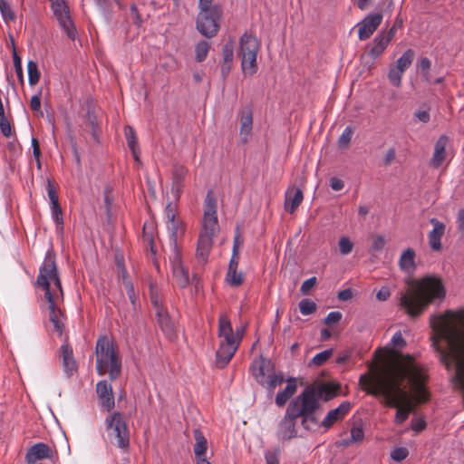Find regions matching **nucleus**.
<instances>
[{"instance_id": "obj_50", "label": "nucleus", "mask_w": 464, "mask_h": 464, "mask_svg": "<svg viewBox=\"0 0 464 464\" xmlns=\"http://www.w3.org/2000/svg\"><path fill=\"white\" fill-rule=\"evenodd\" d=\"M430 66L431 62L427 57H422L418 64V68L420 70L422 77L428 82L430 81L429 70L430 69Z\"/></svg>"}, {"instance_id": "obj_22", "label": "nucleus", "mask_w": 464, "mask_h": 464, "mask_svg": "<svg viewBox=\"0 0 464 464\" xmlns=\"http://www.w3.org/2000/svg\"><path fill=\"white\" fill-rule=\"evenodd\" d=\"M239 345L220 343L216 353V366L223 369L230 362Z\"/></svg>"}, {"instance_id": "obj_30", "label": "nucleus", "mask_w": 464, "mask_h": 464, "mask_svg": "<svg viewBox=\"0 0 464 464\" xmlns=\"http://www.w3.org/2000/svg\"><path fill=\"white\" fill-rule=\"evenodd\" d=\"M194 439L196 440V443L194 445V453L196 459L206 458L205 454L208 449V441L207 439L204 437L203 433L200 430L196 429L193 431Z\"/></svg>"}, {"instance_id": "obj_45", "label": "nucleus", "mask_w": 464, "mask_h": 464, "mask_svg": "<svg viewBox=\"0 0 464 464\" xmlns=\"http://www.w3.org/2000/svg\"><path fill=\"white\" fill-rule=\"evenodd\" d=\"M299 309L303 315H309L316 311L317 305L314 301L305 298L300 301Z\"/></svg>"}, {"instance_id": "obj_18", "label": "nucleus", "mask_w": 464, "mask_h": 464, "mask_svg": "<svg viewBox=\"0 0 464 464\" xmlns=\"http://www.w3.org/2000/svg\"><path fill=\"white\" fill-rule=\"evenodd\" d=\"M430 222L433 226V229L428 235L430 246L433 251H440L442 247L440 240L446 229L445 224L435 218Z\"/></svg>"}, {"instance_id": "obj_43", "label": "nucleus", "mask_w": 464, "mask_h": 464, "mask_svg": "<svg viewBox=\"0 0 464 464\" xmlns=\"http://www.w3.org/2000/svg\"><path fill=\"white\" fill-rule=\"evenodd\" d=\"M44 291V297L48 304L59 302V300H63V295L54 287L51 289V285L40 286Z\"/></svg>"}, {"instance_id": "obj_1", "label": "nucleus", "mask_w": 464, "mask_h": 464, "mask_svg": "<svg viewBox=\"0 0 464 464\" xmlns=\"http://www.w3.org/2000/svg\"><path fill=\"white\" fill-rule=\"evenodd\" d=\"M421 376V372L418 368L410 365L406 369L399 368L393 376L374 379L361 376L360 385L368 394L376 398H382V402L385 406L397 408L394 422L396 425H401L413 411L409 394L401 387V383L405 377H409L412 382L420 383L422 380Z\"/></svg>"}, {"instance_id": "obj_26", "label": "nucleus", "mask_w": 464, "mask_h": 464, "mask_svg": "<svg viewBox=\"0 0 464 464\" xmlns=\"http://www.w3.org/2000/svg\"><path fill=\"white\" fill-rule=\"evenodd\" d=\"M382 12L369 14L353 29H377L382 21Z\"/></svg>"}, {"instance_id": "obj_39", "label": "nucleus", "mask_w": 464, "mask_h": 464, "mask_svg": "<svg viewBox=\"0 0 464 464\" xmlns=\"http://www.w3.org/2000/svg\"><path fill=\"white\" fill-rule=\"evenodd\" d=\"M0 130L5 137H10L12 134V127L9 121L5 116V109L0 99Z\"/></svg>"}, {"instance_id": "obj_44", "label": "nucleus", "mask_w": 464, "mask_h": 464, "mask_svg": "<svg viewBox=\"0 0 464 464\" xmlns=\"http://www.w3.org/2000/svg\"><path fill=\"white\" fill-rule=\"evenodd\" d=\"M150 300L151 304L159 311L160 308H164L158 292V288L155 283H150Z\"/></svg>"}, {"instance_id": "obj_10", "label": "nucleus", "mask_w": 464, "mask_h": 464, "mask_svg": "<svg viewBox=\"0 0 464 464\" xmlns=\"http://www.w3.org/2000/svg\"><path fill=\"white\" fill-rule=\"evenodd\" d=\"M199 13L198 14L196 29H219L223 11L219 5L198 3Z\"/></svg>"}, {"instance_id": "obj_25", "label": "nucleus", "mask_w": 464, "mask_h": 464, "mask_svg": "<svg viewBox=\"0 0 464 464\" xmlns=\"http://www.w3.org/2000/svg\"><path fill=\"white\" fill-rule=\"evenodd\" d=\"M297 385L295 378L287 380L286 387L276 396V404L279 407L284 406L286 401L296 392Z\"/></svg>"}, {"instance_id": "obj_7", "label": "nucleus", "mask_w": 464, "mask_h": 464, "mask_svg": "<svg viewBox=\"0 0 464 464\" xmlns=\"http://www.w3.org/2000/svg\"><path fill=\"white\" fill-rule=\"evenodd\" d=\"M260 43L252 31H246L240 38L238 55L241 57L242 71L246 74L253 75L257 71L256 56Z\"/></svg>"}, {"instance_id": "obj_57", "label": "nucleus", "mask_w": 464, "mask_h": 464, "mask_svg": "<svg viewBox=\"0 0 464 464\" xmlns=\"http://www.w3.org/2000/svg\"><path fill=\"white\" fill-rule=\"evenodd\" d=\"M317 279L315 276H313L307 280H305L300 288V291L303 295H308L311 289L316 285Z\"/></svg>"}, {"instance_id": "obj_55", "label": "nucleus", "mask_w": 464, "mask_h": 464, "mask_svg": "<svg viewBox=\"0 0 464 464\" xmlns=\"http://www.w3.org/2000/svg\"><path fill=\"white\" fill-rule=\"evenodd\" d=\"M47 188V193H48V197L50 199V203L53 204V203L59 202L57 190L50 179L47 180V188Z\"/></svg>"}, {"instance_id": "obj_5", "label": "nucleus", "mask_w": 464, "mask_h": 464, "mask_svg": "<svg viewBox=\"0 0 464 464\" xmlns=\"http://www.w3.org/2000/svg\"><path fill=\"white\" fill-rule=\"evenodd\" d=\"M340 393V382L328 381L307 385L296 397L307 407L311 414L316 416V413L321 410L320 401L327 402L337 397Z\"/></svg>"}, {"instance_id": "obj_58", "label": "nucleus", "mask_w": 464, "mask_h": 464, "mask_svg": "<svg viewBox=\"0 0 464 464\" xmlns=\"http://www.w3.org/2000/svg\"><path fill=\"white\" fill-rule=\"evenodd\" d=\"M364 438L363 430L361 427H353L351 430V441L359 442Z\"/></svg>"}, {"instance_id": "obj_34", "label": "nucleus", "mask_w": 464, "mask_h": 464, "mask_svg": "<svg viewBox=\"0 0 464 464\" xmlns=\"http://www.w3.org/2000/svg\"><path fill=\"white\" fill-rule=\"evenodd\" d=\"M124 133H125V138H126V140H127V144L129 146V148L130 149L133 156H134V159L136 160H139V157L137 155V138H136V132L134 130V129L131 127V126H126L125 129H124Z\"/></svg>"}, {"instance_id": "obj_53", "label": "nucleus", "mask_w": 464, "mask_h": 464, "mask_svg": "<svg viewBox=\"0 0 464 464\" xmlns=\"http://www.w3.org/2000/svg\"><path fill=\"white\" fill-rule=\"evenodd\" d=\"M285 382L283 373L275 374L273 376H269V381L266 382L267 388L270 392H273L276 387L283 384Z\"/></svg>"}, {"instance_id": "obj_17", "label": "nucleus", "mask_w": 464, "mask_h": 464, "mask_svg": "<svg viewBox=\"0 0 464 464\" xmlns=\"http://www.w3.org/2000/svg\"><path fill=\"white\" fill-rule=\"evenodd\" d=\"M218 336L224 338L220 343L239 345V340L234 334L230 320L225 314L218 319Z\"/></svg>"}, {"instance_id": "obj_29", "label": "nucleus", "mask_w": 464, "mask_h": 464, "mask_svg": "<svg viewBox=\"0 0 464 464\" xmlns=\"http://www.w3.org/2000/svg\"><path fill=\"white\" fill-rule=\"evenodd\" d=\"M168 227L170 232L169 241L172 248V254H174L176 251H180L178 246V239L179 237L183 235L184 228L178 220H172L169 222Z\"/></svg>"}, {"instance_id": "obj_24", "label": "nucleus", "mask_w": 464, "mask_h": 464, "mask_svg": "<svg viewBox=\"0 0 464 464\" xmlns=\"http://www.w3.org/2000/svg\"><path fill=\"white\" fill-rule=\"evenodd\" d=\"M447 143L448 138L445 135H441L436 141L434 146V153L430 160V165L433 168L438 169L442 165L446 156Z\"/></svg>"}, {"instance_id": "obj_20", "label": "nucleus", "mask_w": 464, "mask_h": 464, "mask_svg": "<svg viewBox=\"0 0 464 464\" xmlns=\"http://www.w3.org/2000/svg\"><path fill=\"white\" fill-rule=\"evenodd\" d=\"M351 403L349 401H343L337 408L331 410L325 418L321 422V426L325 429L331 428L336 421L343 419L349 412Z\"/></svg>"}, {"instance_id": "obj_28", "label": "nucleus", "mask_w": 464, "mask_h": 464, "mask_svg": "<svg viewBox=\"0 0 464 464\" xmlns=\"http://www.w3.org/2000/svg\"><path fill=\"white\" fill-rule=\"evenodd\" d=\"M253 111L250 106H245L240 111V131L248 135L252 130Z\"/></svg>"}, {"instance_id": "obj_35", "label": "nucleus", "mask_w": 464, "mask_h": 464, "mask_svg": "<svg viewBox=\"0 0 464 464\" xmlns=\"http://www.w3.org/2000/svg\"><path fill=\"white\" fill-rule=\"evenodd\" d=\"M51 208H52L53 218L54 219V222L57 225L56 230L60 234H63V210H62V208H61L59 202L51 204Z\"/></svg>"}, {"instance_id": "obj_11", "label": "nucleus", "mask_w": 464, "mask_h": 464, "mask_svg": "<svg viewBox=\"0 0 464 464\" xmlns=\"http://www.w3.org/2000/svg\"><path fill=\"white\" fill-rule=\"evenodd\" d=\"M410 365L415 366L416 368H418L420 370V372H421V375H422L421 382H420V383L414 382L409 377H405L404 380L408 379L409 382H411L412 385H414L416 387L418 401L420 403H425L429 400L428 392L422 388V385L426 381V375H425L423 370L421 369V367H420L418 364H416L411 357L407 356L403 363L396 364L393 367V369L392 370V372H390V374H388L387 376H393L396 374V372L398 371L399 368L406 369Z\"/></svg>"}, {"instance_id": "obj_63", "label": "nucleus", "mask_w": 464, "mask_h": 464, "mask_svg": "<svg viewBox=\"0 0 464 464\" xmlns=\"http://www.w3.org/2000/svg\"><path fill=\"white\" fill-rule=\"evenodd\" d=\"M392 342L393 345L401 347V348L406 346V341L402 337L401 332L395 333V334L392 336Z\"/></svg>"}, {"instance_id": "obj_61", "label": "nucleus", "mask_w": 464, "mask_h": 464, "mask_svg": "<svg viewBox=\"0 0 464 464\" xmlns=\"http://www.w3.org/2000/svg\"><path fill=\"white\" fill-rule=\"evenodd\" d=\"M130 12L134 24L140 27L141 25V19L138 12L137 6L135 5H131Z\"/></svg>"}, {"instance_id": "obj_14", "label": "nucleus", "mask_w": 464, "mask_h": 464, "mask_svg": "<svg viewBox=\"0 0 464 464\" xmlns=\"http://www.w3.org/2000/svg\"><path fill=\"white\" fill-rule=\"evenodd\" d=\"M394 32L395 31H382L374 38L372 44L367 46L368 54L372 59H376L384 52V50L393 38Z\"/></svg>"}, {"instance_id": "obj_31", "label": "nucleus", "mask_w": 464, "mask_h": 464, "mask_svg": "<svg viewBox=\"0 0 464 464\" xmlns=\"http://www.w3.org/2000/svg\"><path fill=\"white\" fill-rule=\"evenodd\" d=\"M84 123L86 127L91 129V133L94 141L99 143L100 126L98 124L97 117L94 111L90 107L88 108L84 115Z\"/></svg>"}, {"instance_id": "obj_38", "label": "nucleus", "mask_w": 464, "mask_h": 464, "mask_svg": "<svg viewBox=\"0 0 464 464\" xmlns=\"http://www.w3.org/2000/svg\"><path fill=\"white\" fill-rule=\"evenodd\" d=\"M9 38H10L12 45H13V60H14V70H15L18 79L23 82L24 74H23V68H22V60H21V57L16 53L14 36L12 34H9Z\"/></svg>"}, {"instance_id": "obj_12", "label": "nucleus", "mask_w": 464, "mask_h": 464, "mask_svg": "<svg viewBox=\"0 0 464 464\" xmlns=\"http://www.w3.org/2000/svg\"><path fill=\"white\" fill-rule=\"evenodd\" d=\"M169 258L172 266V274L177 285L180 288L187 287L190 284V279L188 270L182 266L180 251H176Z\"/></svg>"}, {"instance_id": "obj_19", "label": "nucleus", "mask_w": 464, "mask_h": 464, "mask_svg": "<svg viewBox=\"0 0 464 464\" xmlns=\"http://www.w3.org/2000/svg\"><path fill=\"white\" fill-rule=\"evenodd\" d=\"M274 369V365L270 360L266 359L260 356L259 359H256L253 361L251 365V372L256 382L265 385L266 381V372H268Z\"/></svg>"}, {"instance_id": "obj_47", "label": "nucleus", "mask_w": 464, "mask_h": 464, "mask_svg": "<svg viewBox=\"0 0 464 464\" xmlns=\"http://www.w3.org/2000/svg\"><path fill=\"white\" fill-rule=\"evenodd\" d=\"M353 134V129L347 126L338 140V146L341 149L347 148L351 142Z\"/></svg>"}, {"instance_id": "obj_4", "label": "nucleus", "mask_w": 464, "mask_h": 464, "mask_svg": "<svg viewBox=\"0 0 464 464\" xmlns=\"http://www.w3.org/2000/svg\"><path fill=\"white\" fill-rule=\"evenodd\" d=\"M298 418L302 419L301 425L307 430H311L310 423L318 424L317 417L311 414L307 407L295 397L289 402L285 415L279 422L277 435L280 440H289L296 437L295 420Z\"/></svg>"}, {"instance_id": "obj_8", "label": "nucleus", "mask_w": 464, "mask_h": 464, "mask_svg": "<svg viewBox=\"0 0 464 464\" xmlns=\"http://www.w3.org/2000/svg\"><path fill=\"white\" fill-rule=\"evenodd\" d=\"M106 430L111 442L124 450L130 447V432L126 420L120 411H115L105 420Z\"/></svg>"}, {"instance_id": "obj_54", "label": "nucleus", "mask_w": 464, "mask_h": 464, "mask_svg": "<svg viewBox=\"0 0 464 464\" xmlns=\"http://www.w3.org/2000/svg\"><path fill=\"white\" fill-rule=\"evenodd\" d=\"M279 454L280 450L278 448L273 451H266L265 454L266 464H279Z\"/></svg>"}, {"instance_id": "obj_37", "label": "nucleus", "mask_w": 464, "mask_h": 464, "mask_svg": "<svg viewBox=\"0 0 464 464\" xmlns=\"http://www.w3.org/2000/svg\"><path fill=\"white\" fill-rule=\"evenodd\" d=\"M226 281L229 285L237 287L241 285L244 281L243 274L241 272H237V269H227Z\"/></svg>"}, {"instance_id": "obj_64", "label": "nucleus", "mask_w": 464, "mask_h": 464, "mask_svg": "<svg viewBox=\"0 0 464 464\" xmlns=\"http://www.w3.org/2000/svg\"><path fill=\"white\" fill-rule=\"evenodd\" d=\"M330 187L334 190L339 191L344 188V182L342 179L334 177L330 179Z\"/></svg>"}, {"instance_id": "obj_41", "label": "nucleus", "mask_w": 464, "mask_h": 464, "mask_svg": "<svg viewBox=\"0 0 464 464\" xmlns=\"http://www.w3.org/2000/svg\"><path fill=\"white\" fill-rule=\"evenodd\" d=\"M334 350L332 348L324 350L314 356L312 361L309 362V366H321L326 362L333 355Z\"/></svg>"}, {"instance_id": "obj_60", "label": "nucleus", "mask_w": 464, "mask_h": 464, "mask_svg": "<svg viewBox=\"0 0 464 464\" xmlns=\"http://www.w3.org/2000/svg\"><path fill=\"white\" fill-rule=\"evenodd\" d=\"M385 246V239L382 236H376L372 243V249L374 251H381Z\"/></svg>"}, {"instance_id": "obj_33", "label": "nucleus", "mask_w": 464, "mask_h": 464, "mask_svg": "<svg viewBox=\"0 0 464 464\" xmlns=\"http://www.w3.org/2000/svg\"><path fill=\"white\" fill-rule=\"evenodd\" d=\"M415 57V52L412 49L406 50L403 54L396 61L394 64L400 71L403 72L411 65Z\"/></svg>"}, {"instance_id": "obj_56", "label": "nucleus", "mask_w": 464, "mask_h": 464, "mask_svg": "<svg viewBox=\"0 0 464 464\" xmlns=\"http://www.w3.org/2000/svg\"><path fill=\"white\" fill-rule=\"evenodd\" d=\"M343 314L341 312L334 311L328 314V315L324 318V324L327 325H331L334 324H337L341 321Z\"/></svg>"}, {"instance_id": "obj_46", "label": "nucleus", "mask_w": 464, "mask_h": 464, "mask_svg": "<svg viewBox=\"0 0 464 464\" xmlns=\"http://www.w3.org/2000/svg\"><path fill=\"white\" fill-rule=\"evenodd\" d=\"M0 11L4 20L8 23L15 18V14L5 0H0Z\"/></svg>"}, {"instance_id": "obj_6", "label": "nucleus", "mask_w": 464, "mask_h": 464, "mask_svg": "<svg viewBox=\"0 0 464 464\" xmlns=\"http://www.w3.org/2000/svg\"><path fill=\"white\" fill-rule=\"evenodd\" d=\"M95 353L98 374L102 376L108 372L111 381L118 379L121 373V360L113 343L106 335L98 338Z\"/></svg>"}, {"instance_id": "obj_21", "label": "nucleus", "mask_w": 464, "mask_h": 464, "mask_svg": "<svg viewBox=\"0 0 464 464\" xmlns=\"http://www.w3.org/2000/svg\"><path fill=\"white\" fill-rule=\"evenodd\" d=\"M304 199L303 191L301 188L293 186L285 192V209L289 213H294L300 206Z\"/></svg>"}, {"instance_id": "obj_36", "label": "nucleus", "mask_w": 464, "mask_h": 464, "mask_svg": "<svg viewBox=\"0 0 464 464\" xmlns=\"http://www.w3.org/2000/svg\"><path fill=\"white\" fill-rule=\"evenodd\" d=\"M27 71L29 84L31 86L37 84L41 77L37 63H35L34 61H29L27 63Z\"/></svg>"}, {"instance_id": "obj_16", "label": "nucleus", "mask_w": 464, "mask_h": 464, "mask_svg": "<svg viewBox=\"0 0 464 464\" xmlns=\"http://www.w3.org/2000/svg\"><path fill=\"white\" fill-rule=\"evenodd\" d=\"M156 317L157 323L165 336L169 340H173L176 337V328L168 311L165 308L159 309V311H156Z\"/></svg>"}, {"instance_id": "obj_40", "label": "nucleus", "mask_w": 464, "mask_h": 464, "mask_svg": "<svg viewBox=\"0 0 464 464\" xmlns=\"http://www.w3.org/2000/svg\"><path fill=\"white\" fill-rule=\"evenodd\" d=\"M403 73L404 72L402 71H400L394 65L391 66L388 72V80L390 83L396 88H400L401 86V79Z\"/></svg>"}, {"instance_id": "obj_59", "label": "nucleus", "mask_w": 464, "mask_h": 464, "mask_svg": "<svg viewBox=\"0 0 464 464\" xmlns=\"http://www.w3.org/2000/svg\"><path fill=\"white\" fill-rule=\"evenodd\" d=\"M111 188L110 187H106L105 189H104V204H105V209H106V215L108 217L111 216V204H112V197L111 196Z\"/></svg>"}, {"instance_id": "obj_32", "label": "nucleus", "mask_w": 464, "mask_h": 464, "mask_svg": "<svg viewBox=\"0 0 464 464\" xmlns=\"http://www.w3.org/2000/svg\"><path fill=\"white\" fill-rule=\"evenodd\" d=\"M415 252L412 248H407L401 255L400 258V266L402 270L411 271L414 270Z\"/></svg>"}, {"instance_id": "obj_48", "label": "nucleus", "mask_w": 464, "mask_h": 464, "mask_svg": "<svg viewBox=\"0 0 464 464\" xmlns=\"http://www.w3.org/2000/svg\"><path fill=\"white\" fill-rule=\"evenodd\" d=\"M60 317L62 316L59 314V313H49V320L53 324L54 331L57 332L60 336H62L64 325L60 320Z\"/></svg>"}, {"instance_id": "obj_52", "label": "nucleus", "mask_w": 464, "mask_h": 464, "mask_svg": "<svg viewBox=\"0 0 464 464\" xmlns=\"http://www.w3.org/2000/svg\"><path fill=\"white\" fill-rule=\"evenodd\" d=\"M353 247V242L346 237H342L339 240V248L342 255H348Z\"/></svg>"}, {"instance_id": "obj_2", "label": "nucleus", "mask_w": 464, "mask_h": 464, "mask_svg": "<svg viewBox=\"0 0 464 464\" xmlns=\"http://www.w3.org/2000/svg\"><path fill=\"white\" fill-rule=\"evenodd\" d=\"M442 281L428 276L412 285L407 291L401 294L400 306L411 318L419 317L435 299L445 297Z\"/></svg>"}, {"instance_id": "obj_15", "label": "nucleus", "mask_w": 464, "mask_h": 464, "mask_svg": "<svg viewBox=\"0 0 464 464\" xmlns=\"http://www.w3.org/2000/svg\"><path fill=\"white\" fill-rule=\"evenodd\" d=\"M52 449L44 442H38L30 447L25 454L26 464H34L37 460L53 459Z\"/></svg>"}, {"instance_id": "obj_13", "label": "nucleus", "mask_w": 464, "mask_h": 464, "mask_svg": "<svg viewBox=\"0 0 464 464\" xmlns=\"http://www.w3.org/2000/svg\"><path fill=\"white\" fill-rule=\"evenodd\" d=\"M96 393L99 399L100 406L107 411H111L115 407L114 395L111 385L105 380L100 381L96 384Z\"/></svg>"}, {"instance_id": "obj_49", "label": "nucleus", "mask_w": 464, "mask_h": 464, "mask_svg": "<svg viewBox=\"0 0 464 464\" xmlns=\"http://www.w3.org/2000/svg\"><path fill=\"white\" fill-rule=\"evenodd\" d=\"M223 62L233 63L234 57V45L231 42H227L222 48Z\"/></svg>"}, {"instance_id": "obj_23", "label": "nucleus", "mask_w": 464, "mask_h": 464, "mask_svg": "<svg viewBox=\"0 0 464 464\" xmlns=\"http://www.w3.org/2000/svg\"><path fill=\"white\" fill-rule=\"evenodd\" d=\"M61 356L63 358V370L67 376H72L77 371V364L73 358L72 348L68 343L61 346Z\"/></svg>"}, {"instance_id": "obj_3", "label": "nucleus", "mask_w": 464, "mask_h": 464, "mask_svg": "<svg viewBox=\"0 0 464 464\" xmlns=\"http://www.w3.org/2000/svg\"><path fill=\"white\" fill-rule=\"evenodd\" d=\"M217 208L215 193L208 189L204 200L203 227L198 236L196 252L197 258L204 264L207 263L212 248L213 237L218 231Z\"/></svg>"}, {"instance_id": "obj_62", "label": "nucleus", "mask_w": 464, "mask_h": 464, "mask_svg": "<svg viewBox=\"0 0 464 464\" xmlns=\"http://www.w3.org/2000/svg\"><path fill=\"white\" fill-rule=\"evenodd\" d=\"M426 428V422L422 419H413L411 420V429L417 432L423 430Z\"/></svg>"}, {"instance_id": "obj_42", "label": "nucleus", "mask_w": 464, "mask_h": 464, "mask_svg": "<svg viewBox=\"0 0 464 464\" xmlns=\"http://www.w3.org/2000/svg\"><path fill=\"white\" fill-rule=\"evenodd\" d=\"M209 48L210 46L207 41L198 42L195 47L196 61L203 62L207 58Z\"/></svg>"}, {"instance_id": "obj_27", "label": "nucleus", "mask_w": 464, "mask_h": 464, "mask_svg": "<svg viewBox=\"0 0 464 464\" xmlns=\"http://www.w3.org/2000/svg\"><path fill=\"white\" fill-rule=\"evenodd\" d=\"M188 173V169L179 164L173 167L172 171V190L179 194L183 188V181Z\"/></svg>"}, {"instance_id": "obj_51", "label": "nucleus", "mask_w": 464, "mask_h": 464, "mask_svg": "<svg viewBox=\"0 0 464 464\" xmlns=\"http://www.w3.org/2000/svg\"><path fill=\"white\" fill-rule=\"evenodd\" d=\"M408 455H409V450L405 447L395 448L391 452V458L393 460L398 461V462L405 459L408 457Z\"/></svg>"}, {"instance_id": "obj_9", "label": "nucleus", "mask_w": 464, "mask_h": 464, "mask_svg": "<svg viewBox=\"0 0 464 464\" xmlns=\"http://www.w3.org/2000/svg\"><path fill=\"white\" fill-rule=\"evenodd\" d=\"M51 281L53 282L54 287L61 293V295H63L55 254L53 249L46 252L44 260L39 268V275L35 284L37 286L47 287V285H51Z\"/></svg>"}]
</instances>
